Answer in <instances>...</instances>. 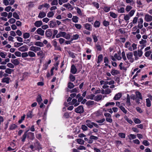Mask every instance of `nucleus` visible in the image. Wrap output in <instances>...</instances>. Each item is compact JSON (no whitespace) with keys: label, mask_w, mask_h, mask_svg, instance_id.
<instances>
[{"label":"nucleus","mask_w":152,"mask_h":152,"mask_svg":"<svg viewBox=\"0 0 152 152\" xmlns=\"http://www.w3.org/2000/svg\"><path fill=\"white\" fill-rule=\"evenodd\" d=\"M144 46L143 45H142L140 49L138 50L137 51H135L133 52L134 55L135 60H138L139 59V57H140L142 56L143 54L142 50Z\"/></svg>","instance_id":"nucleus-1"},{"label":"nucleus","mask_w":152,"mask_h":152,"mask_svg":"<svg viewBox=\"0 0 152 152\" xmlns=\"http://www.w3.org/2000/svg\"><path fill=\"white\" fill-rule=\"evenodd\" d=\"M126 55L127 59L130 62L132 63L134 61V59L133 57V55L132 52H129L126 54Z\"/></svg>","instance_id":"nucleus-2"},{"label":"nucleus","mask_w":152,"mask_h":152,"mask_svg":"<svg viewBox=\"0 0 152 152\" xmlns=\"http://www.w3.org/2000/svg\"><path fill=\"white\" fill-rule=\"evenodd\" d=\"M104 115L106 117V121L110 123L113 122V120L111 118V115L110 114L108 113H104Z\"/></svg>","instance_id":"nucleus-3"},{"label":"nucleus","mask_w":152,"mask_h":152,"mask_svg":"<svg viewBox=\"0 0 152 152\" xmlns=\"http://www.w3.org/2000/svg\"><path fill=\"white\" fill-rule=\"evenodd\" d=\"M29 50L32 51L36 53L38 51L41 50V48L39 47L36 46H31L29 48Z\"/></svg>","instance_id":"nucleus-4"},{"label":"nucleus","mask_w":152,"mask_h":152,"mask_svg":"<svg viewBox=\"0 0 152 152\" xmlns=\"http://www.w3.org/2000/svg\"><path fill=\"white\" fill-rule=\"evenodd\" d=\"M75 112L79 113H81L84 112L83 107L82 106H79L77 108L75 109Z\"/></svg>","instance_id":"nucleus-5"},{"label":"nucleus","mask_w":152,"mask_h":152,"mask_svg":"<svg viewBox=\"0 0 152 152\" xmlns=\"http://www.w3.org/2000/svg\"><path fill=\"white\" fill-rule=\"evenodd\" d=\"M50 7V5L49 4L45 3L44 4L39 5L38 7V9L39 10H41L43 7H44L46 8L47 9L49 8Z\"/></svg>","instance_id":"nucleus-6"},{"label":"nucleus","mask_w":152,"mask_h":152,"mask_svg":"<svg viewBox=\"0 0 152 152\" xmlns=\"http://www.w3.org/2000/svg\"><path fill=\"white\" fill-rule=\"evenodd\" d=\"M45 34L47 37H50L51 36H52L53 34V33L51 30L50 29H48L46 31Z\"/></svg>","instance_id":"nucleus-7"},{"label":"nucleus","mask_w":152,"mask_h":152,"mask_svg":"<svg viewBox=\"0 0 152 152\" xmlns=\"http://www.w3.org/2000/svg\"><path fill=\"white\" fill-rule=\"evenodd\" d=\"M86 125L89 128L91 129L93 127V122L89 120H87L86 121Z\"/></svg>","instance_id":"nucleus-8"},{"label":"nucleus","mask_w":152,"mask_h":152,"mask_svg":"<svg viewBox=\"0 0 152 152\" xmlns=\"http://www.w3.org/2000/svg\"><path fill=\"white\" fill-rule=\"evenodd\" d=\"M77 71V69L75 66L74 64L72 65L71 66L70 72L75 74L76 73Z\"/></svg>","instance_id":"nucleus-9"},{"label":"nucleus","mask_w":152,"mask_h":152,"mask_svg":"<svg viewBox=\"0 0 152 152\" xmlns=\"http://www.w3.org/2000/svg\"><path fill=\"white\" fill-rule=\"evenodd\" d=\"M85 28L86 29L91 31L92 29V26L90 24L88 23H86L84 24Z\"/></svg>","instance_id":"nucleus-10"},{"label":"nucleus","mask_w":152,"mask_h":152,"mask_svg":"<svg viewBox=\"0 0 152 152\" xmlns=\"http://www.w3.org/2000/svg\"><path fill=\"white\" fill-rule=\"evenodd\" d=\"M145 20L148 22L151 21L152 20V16L149 14H146L145 15Z\"/></svg>","instance_id":"nucleus-11"},{"label":"nucleus","mask_w":152,"mask_h":152,"mask_svg":"<svg viewBox=\"0 0 152 152\" xmlns=\"http://www.w3.org/2000/svg\"><path fill=\"white\" fill-rule=\"evenodd\" d=\"M28 49V46L25 45L20 47V51L25 52L27 51Z\"/></svg>","instance_id":"nucleus-12"},{"label":"nucleus","mask_w":152,"mask_h":152,"mask_svg":"<svg viewBox=\"0 0 152 152\" xmlns=\"http://www.w3.org/2000/svg\"><path fill=\"white\" fill-rule=\"evenodd\" d=\"M143 22V20L142 18H140L139 19V20L138 22V25L137 27L140 29H141L143 27L142 23Z\"/></svg>","instance_id":"nucleus-13"},{"label":"nucleus","mask_w":152,"mask_h":152,"mask_svg":"<svg viewBox=\"0 0 152 152\" xmlns=\"http://www.w3.org/2000/svg\"><path fill=\"white\" fill-rule=\"evenodd\" d=\"M122 96V93H118L115 95L113 98V99L115 100H118Z\"/></svg>","instance_id":"nucleus-14"},{"label":"nucleus","mask_w":152,"mask_h":152,"mask_svg":"<svg viewBox=\"0 0 152 152\" xmlns=\"http://www.w3.org/2000/svg\"><path fill=\"white\" fill-rule=\"evenodd\" d=\"M64 34H66V32L63 31L59 32L56 36V37L57 38H60L61 37H64Z\"/></svg>","instance_id":"nucleus-15"},{"label":"nucleus","mask_w":152,"mask_h":152,"mask_svg":"<svg viewBox=\"0 0 152 152\" xmlns=\"http://www.w3.org/2000/svg\"><path fill=\"white\" fill-rule=\"evenodd\" d=\"M102 98V95L101 94H99L96 96H95L94 98V100L98 102L99 100H101Z\"/></svg>","instance_id":"nucleus-16"},{"label":"nucleus","mask_w":152,"mask_h":152,"mask_svg":"<svg viewBox=\"0 0 152 152\" xmlns=\"http://www.w3.org/2000/svg\"><path fill=\"white\" fill-rule=\"evenodd\" d=\"M136 98H139L140 99L142 100V97L141 94L139 91H137L135 92Z\"/></svg>","instance_id":"nucleus-17"},{"label":"nucleus","mask_w":152,"mask_h":152,"mask_svg":"<svg viewBox=\"0 0 152 152\" xmlns=\"http://www.w3.org/2000/svg\"><path fill=\"white\" fill-rule=\"evenodd\" d=\"M126 102L128 106L131 105V104L130 101V96L129 94L127 95Z\"/></svg>","instance_id":"nucleus-18"},{"label":"nucleus","mask_w":152,"mask_h":152,"mask_svg":"<svg viewBox=\"0 0 152 152\" xmlns=\"http://www.w3.org/2000/svg\"><path fill=\"white\" fill-rule=\"evenodd\" d=\"M36 32L38 34L41 36H43L44 35L45 31L40 28H38L36 31Z\"/></svg>","instance_id":"nucleus-19"},{"label":"nucleus","mask_w":152,"mask_h":152,"mask_svg":"<svg viewBox=\"0 0 152 152\" xmlns=\"http://www.w3.org/2000/svg\"><path fill=\"white\" fill-rule=\"evenodd\" d=\"M46 15V13L44 12L41 11L39 13L38 17L42 18L45 17Z\"/></svg>","instance_id":"nucleus-20"},{"label":"nucleus","mask_w":152,"mask_h":152,"mask_svg":"<svg viewBox=\"0 0 152 152\" xmlns=\"http://www.w3.org/2000/svg\"><path fill=\"white\" fill-rule=\"evenodd\" d=\"M96 104V102H94V101L89 100L86 103V104L88 106L92 105H95Z\"/></svg>","instance_id":"nucleus-21"},{"label":"nucleus","mask_w":152,"mask_h":152,"mask_svg":"<svg viewBox=\"0 0 152 152\" xmlns=\"http://www.w3.org/2000/svg\"><path fill=\"white\" fill-rule=\"evenodd\" d=\"M34 24L36 27H40L42 24V23L41 21L38 20L35 22Z\"/></svg>","instance_id":"nucleus-22"},{"label":"nucleus","mask_w":152,"mask_h":152,"mask_svg":"<svg viewBox=\"0 0 152 152\" xmlns=\"http://www.w3.org/2000/svg\"><path fill=\"white\" fill-rule=\"evenodd\" d=\"M10 78L8 77H4L2 79L1 82L2 83H5L7 84L9 83Z\"/></svg>","instance_id":"nucleus-23"},{"label":"nucleus","mask_w":152,"mask_h":152,"mask_svg":"<svg viewBox=\"0 0 152 152\" xmlns=\"http://www.w3.org/2000/svg\"><path fill=\"white\" fill-rule=\"evenodd\" d=\"M111 73L113 75H115L119 74V71L117 70L114 69H112L111 72Z\"/></svg>","instance_id":"nucleus-24"},{"label":"nucleus","mask_w":152,"mask_h":152,"mask_svg":"<svg viewBox=\"0 0 152 152\" xmlns=\"http://www.w3.org/2000/svg\"><path fill=\"white\" fill-rule=\"evenodd\" d=\"M52 43L55 49L58 50V47L57 46V43L56 39L53 40L52 41Z\"/></svg>","instance_id":"nucleus-25"},{"label":"nucleus","mask_w":152,"mask_h":152,"mask_svg":"<svg viewBox=\"0 0 152 152\" xmlns=\"http://www.w3.org/2000/svg\"><path fill=\"white\" fill-rule=\"evenodd\" d=\"M28 56L31 57H34L36 56V54L34 52L31 51H29L28 52Z\"/></svg>","instance_id":"nucleus-26"},{"label":"nucleus","mask_w":152,"mask_h":152,"mask_svg":"<svg viewBox=\"0 0 152 152\" xmlns=\"http://www.w3.org/2000/svg\"><path fill=\"white\" fill-rule=\"evenodd\" d=\"M34 45H35L40 47H43L44 46L43 43L40 42H35Z\"/></svg>","instance_id":"nucleus-27"},{"label":"nucleus","mask_w":152,"mask_h":152,"mask_svg":"<svg viewBox=\"0 0 152 152\" xmlns=\"http://www.w3.org/2000/svg\"><path fill=\"white\" fill-rule=\"evenodd\" d=\"M63 6L67 8L68 9H71L72 10L73 9V8L72 7V5L69 3L67 4H64L63 5Z\"/></svg>","instance_id":"nucleus-28"},{"label":"nucleus","mask_w":152,"mask_h":152,"mask_svg":"<svg viewBox=\"0 0 152 152\" xmlns=\"http://www.w3.org/2000/svg\"><path fill=\"white\" fill-rule=\"evenodd\" d=\"M34 134L33 133L29 132L28 133V137L31 139H33L34 138Z\"/></svg>","instance_id":"nucleus-29"},{"label":"nucleus","mask_w":152,"mask_h":152,"mask_svg":"<svg viewBox=\"0 0 152 152\" xmlns=\"http://www.w3.org/2000/svg\"><path fill=\"white\" fill-rule=\"evenodd\" d=\"M72 101L75 107L77 106L79 104V103L78 102V101L77 102V100L76 99H74Z\"/></svg>","instance_id":"nucleus-30"},{"label":"nucleus","mask_w":152,"mask_h":152,"mask_svg":"<svg viewBox=\"0 0 152 152\" xmlns=\"http://www.w3.org/2000/svg\"><path fill=\"white\" fill-rule=\"evenodd\" d=\"M109 13L110 14V16L114 18H116L118 17L117 14L112 12H110Z\"/></svg>","instance_id":"nucleus-31"},{"label":"nucleus","mask_w":152,"mask_h":152,"mask_svg":"<svg viewBox=\"0 0 152 152\" xmlns=\"http://www.w3.org/2000/svg\"><path fill=\"white\" fill-rule=\"evenodd\" d=\"M49 23V25L50 28H53L56 25V23L52 20L50 21Z\"/></svg>","instance_id":"nucleus-32"},{"label":"nucleus","mask_w":152,"mask_h":152,"mask_svg":"<svg viewBox=\"0 0 152 152\" xmlns=\"http://www.w3.org/2000/svg\"><path fill=\"white\" fill-rule=\"evenodd\" d=\"M79 18L77 16H74L72 18V21L73 22L76 23L78 21Z\"/></svg>","instance_id":"nucleus-33"},{"label":"nucleus","mask_w":152,"mask_h":152,"mask_svg":"<svg viewBox=\"0 0 152 152\" xmlns=\"http://www.w3.org/2000/svg\"><path fill=\"white\" fill-rule=\"evenodd\" d=\"M103 59V56L102 54L99 55L98 57V61H97V63H99Z\"/></svg>","instance_id":"nucleus-34"},{"label":"nucleus","mask_w":152,"mask_h":152,"mask_svg":"<svg viewBox=\"0 0 152 152\" xmlns=\"http://www.w3.org/2000/svg\"><path fill=\"white\" fill-rule=\"evenodd\" d=\"M126 2L127 3L130 4L131 5H133L135 4L134 0H126Z\"/></svg>","instance_id":"nucleus-35"},{"label":"nucleus","mask_w":152,"mask_h":152,"mask_svg":"<svg viewBox=\"0 0 152 152\" xmlns=\"http://www.w3.org/2000/svg\"><path fill=\"white\" fill-rule=\"evenodd\" d=\"M105 118H103L102 119L100 120H96V122H97L98 123H100L99 124V125H102L103 124H102L105 121Z\"/></svg>","instance_id":"nucleus-36"},{"label":"nucleus","mask_w":152,"mask_h":152,"mask_svg":"<svg viewBox=\"0 0 152 152\" xmlns=\"http://www.w3.org/2000/svg\"><path fill=\"white\" fill-rule=\"evenodd\" d=\"M100 23L99 21L96 20L94 23V26L95 28L99 27L100 25Z\"/></svg>","instance_id":"nucleus-37"},{"label":"nucleus","mask_w":152,"mask_h":152,"mask_svg":"<svg viewBox=\"0 0 152 152\" xmlns=\"http://www.w3.org/2000/svg\"><path fill=\"white\" fill-rule=\"evenodd\" d=\"M76 141L79 144L81 145H83L84 144V141L81 139H77Z\"/></svg>","instance_id":"nucleus-38"},{"label":"nucleus","mask_w":152,"mask_h":152,"mask_svg":"<svg viewBox=\"0 0 152 152\" xmlns=\"http://www.w3.org/2000/svg\"><path fill=\"white\" fill-rule=\"evenodd\" d=\"M21 53H20V57L21 56L22 58H25L27 57L28 56V53L25 52L22 53L21 55Z\"/></svg>","instance_id":"nucleus-39"},{"label":"nucleus","mask_w":152,"mask_h":152,"mask_svg":"<svg viewBox=\"0 0 152 152\" xmlns=\"http://www.w3.org/2000/svg\"><path fill=\"white\" fill-rule=\"evenodd\" d=\"M75 10H77V13L80 15H82V12L80 9L78 7H75Z\"/></svg>","instance_id":"nucleus-40"},{"label":"nucleus","mask_w":152,"mask_h":152,"mask_svg":"<svg viewBox=\"0 0 152 152\" xmlns=\"http://www.w3.org/2000/svg\"><path fill=\"white\" fill-rule=\"evenodd\" d=\"M54 14V13L53 11H51L49 12L47 16L48 18H52L53 17Z\"/></svg>","instance_id":"nucleus-41"},{"label":"nucleus","mask_w":152,"mask_h":152,"mask_svg":"<svg viewBox=\"0 0 152 152\" xmlns=\"http://www.w3.org/2000/svg\"><path fill=\"white\" fill-rule=\"evenodd\" d=\"M14 70L13 69L10 68H7L5 70V72L8 74H10L12 73V72Z\"/></svg>","instance_id":"nucleus-42"},{"label":"nucleus","mask_w":152,"mask_h":152,"mask_svg":"<svg viewBox=\"0 0 152 152\" xmlns=\"http://www.w3.org/2000/svg\"><path fill=\"white\" fill-rule=\"evenodd\" d=\"M75 85L74 84L70 82H69L68 83V87L69 89L72 88Z\"/></svg>","instance_id":"nucleus-43"},{"label":"nucleus","mask_w":152,"mask_h":152,"mask_svg":"<svg viewBox=\"0 0 152 152\" xmlns=\"http://www.w3.org/2000/svg\"><path fill=\"white\" fill-rule=\"evenodd\" d=\"M79 37V35L78 34L74 35L72 36V38L71 39V40L77 39Z\"/></svg>","instance_id":"nucleus-44"},{"label":"nucleus","mask_w":152,"mask_h":152,"mask_svg":"<svg viewBox=\"0 0 152 152\" xmlns=\"http://www.w3.org/2000/svg\"><path fill=\"white\" fill-rule=\"evenodd\" d=\"M95 97V95L93 94H91L87 96L86 98L88 99H90L91 100L94 99Z\"/></svg>","instance_id":"nucleus-45"},{"label":"nucleus","mask_w":152,"mask_h":152,"mask_svg":"<svg viewBox=\"0 0 152 152\" xmlns=\"http://www.w3.org/2000/svg\"><path fill=\"white\" fill-rule=\"evenodd\" d=\"M37 101L39 104L42 101V99L40 95H38L37 99Z\"/></svg>","instance_id":"nucleus-46"},{"label":"nucleus","mask_w":152,"mask_h":152,"mask_svg":"<svg viewBox=\"0 0 152 152\" xmlns=\"http://www.w3.org/2000/svg\"><path fill=\"white\" fill-rule=\"evenodd\" d=\"M23 37L24 39H27L30 36V34L29 33H25L23 34Z\"/></svg>","instance_id":"nucleus-47"},{"label":"nucleus","mask_w":152,"mask_h":152,"mask_svg":"<svg viewBox=\"0 0 152 152\" xmlns=\"http://www.w3.org/2000/svg\"><path fill=\"white\" fill-rule=\"evenodd\" d=\"M58 4V1L57 0H53L51 3V6L57 5Z\"/></svg>","instance_id":"nucleus-48"},{"label":"nucleus","mask_w":152,"mask_h":152,"mask_svg":"<svg viewBox=\"0 0 152 152\" xmlns=\"http://www.w3.org/2000/svg\"><path fill=\"white\" fill-rule=\"evenodd\" d=\"M125 119L130 124H132L133 123V121L131 119H129L127 116L124 117Z\"/></svg>","instance_id":"nucleus-49"},{"label":"nucleus","mask_w":152,"mask_h":152,"mask_svg":"<svg viewBox=\"0 0 152 152\" xmlns=\"http://www.w3.org/2000/svg\"><path fill=\"white\" fill-rule=\"evenodd\" d=\"M69 78L70 79V81L72 82L74 81L75 80V77L71 74L69 75Z\"/></svg>","instance_id":"nucleus-50"},{"label":"nucleus","mask_w":152,"mask_h":152,"mask_svg":"<svg viewBox=\"0 0 152 152\" xmlns=\"http://www.w3.org/2000/svg\"><path fill=\"white\" fill-rule=\"evenodd\" d=\"M146 105L148 107H150L151 106V102L149 99H146Z\"/></svg>","instance_id":"nucleus-51"},{"label":"nucleus","mask_w":152,"mask_h":152,"mask_svg":"<svg viewBox=\"0 0 152 152\" xmlns=\"http://www.w3.org/2000/svg\"><path fill=\"white\" fill-rule=\"evenodd\" d=\"M114 57L116 58V59L118 60H120L122 58L121 56L117 53L114 54Z\"/></svg>","instance_id":"nucleus-52"},{"label":"nucleus","mask_w":152,"mask_h":152,"mask_svg":"<svg viewBox=\"0 0 152 152\" xmlns=\"http://www.w3.org/2000/svg\"><path fill=\"white\" fill-rule=\"evenodd\" d=\"M17 127V126L15 124H13L10 126L9 129L10 130H12L15 129Z\"/></svg>","instance_id":"nucleus-53"},{"label":"nucleus","mask_w":152,"mask_h":152,"mask_svg":"<svg viewBox=\"0 0 152 152\" xmlns=\"http://www.w3.org/2000/svg\"><path fill=\"white\" fill-rule=\"evenodd\" d=\"M64 38L66 39H70L71 36L69 34H67L66 32V34H64Z\"/></svg>","instance_id":"nucleus-54"},{"label":"nucleus","mask_w":152,"mask_h":152,"mask_svg":"<svg viewBox=\"0 0 152 152\" xmlns=\"http://www.w3.org/2000/svg\"><path fill=\"white\" fill-rule=\"evenodd\" d=\"M69 0H58V3L60 5H62L63 3L67 2Z\"/></svg>","instance_id":"nucleus-55"},{"label":"nucleus","mask_w":152,"mask_h":152,"mask_svg":"<svg viewBox=\"0 0 152 152\" xmlns=\"http://www.w3.org/2000/svg\"><path fill=\"white\" fill-rule=\"evenodd\" d=\"M12 62L15 65H18L19 64V61L18 59L13 60Z\"/></svg>","instance_id":"nucleus-56"},{"label":"nucleus","mask_w":152,"mask_h":152,"mask_svg":"<svg viewBox=\"0 0 152 152\" xmlns=\"http://www.w3.org/2000/svg\"><path fill=\"white\" fill-rule=\"evenodd\" d=\"M120 108L125 114H126L127 113V110L122 106H120Z\"/></svg>","instance_id":"nucleus-57"},{"label":"nucleus","mask_w":152,"mask_h":152,"mask_svg":"<svg viewBox=\"0 0 152 152\" xmlns=\"http://www.w3.org/2000/svg\"><path fill=\"white\" fill-rule=\"evenodd\" d=\"M68 53L69 54V56L72 58H75V53L69 51Z\"/></svg>","instance_id":"nucleus-58"},{"label":"nucleus","mask_w":152,"mask_h":152,"mask_svg":"<svg viewBox=\"0 0 152 152\" xmlns=\"http://www.w3.org/2000/svg\"><path fill=\"white\" fill-rule=\"evenodd\" d=\"M28 132L27 131L22 136V141L23 142H24L25 141V140L26 138V136H27V132Z\"/></svg>","instance_id":"nucleus-59"},{"label":"nucleus","mask_w":152,"mask_h":152,"mask_svg":"<svg viewBox=\"0 0 152 152\" xmlns=\"http://www.w3.org/2000/svg\"><path fill=\"white\" fill-rule=\"evenodd\" d=\"M89 139H91L92 140H97L98 139V138L97 137L91 135L90 136Z\"/></svg>","instance_id":"nucleus-60"},{"label":"nucleus","mask_w":152,"mask_h":152,"mask_svg":"<svg viewBox=\"0 0 152 152\" xmlns=\"http://www.w3.org/2000/svg\"><path fill=\"white\" fill-rule=\"evenodd\" d=\"M59 43L61 45L63 44L65 41V39L63 38H60L58 39Z\"/></svg>","instance_id":"nucleus-61"},{"label":"nucleus","mask_w":152,"mask_h":152,"mask_svg":"<svg viewBox=\"0 0 152 152\" xmlns=\"http://www.w3.org/2000/svg\"><path fill=\"white\" fill-rule=\"evenodd\" d=\"M92 36L94 39V42H96L98 41V39L96 36L95 34H93Z\"/></svg>","instance_id":"nucleus-62"},{"label":"nucleus","mask_w":152,"mask_h":152,"mask_svg":"<svg viewBox=\"0 0 152 152\" xmlns=\"http://www.w3.org/2000/svg\"><path fill=\"white\" fill-rule=\"evenodd\" d=\"M103 25L105 26H107L109 25V22L106 20H104L103 22Z\"/></svg>","instance_id":"nucleus-63"},{"label":"nucleus","mask_w":152,"mask_h":152,"mask_svg":"<svg viewBox=\"0 0 152 152\" xmlns=\"http://www.w3.org/2000/svg\"><path fill=\"white\" fill-rule=\"evenodd\" d=\"M134 121L136 124H140L141 121L139 119L137 118H135L134 119Z\"/></svg>","instance_id":"nucleus-64"}]
</instances>
